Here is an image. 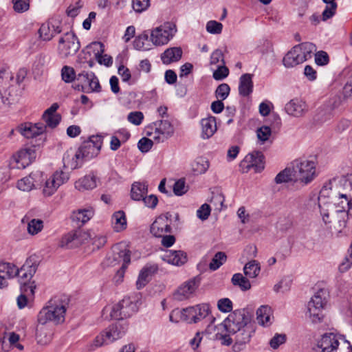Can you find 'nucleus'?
<instances>
[{
  "instance_id": "obj_48",
  "label": "nucleus",
  "mask_w": 352,
  "mask_h": 352,
  "mask_svg": "<svg viewBox=\"0 0 352 352\" xmlns=\"http://www.w3.org/2000/svg\"><path fill=\"white\" fill-rule=\"evenodd\" d=\"M227 259L226 254L223 252H218L212 258L209 264V267L211 270H216L220 267Z\"/></svg>"
},
{
  "instance_id": "obj_50",
  "label": "nucleus",
  "mask_w": 352,
  "mask_h": 352,
  "mask_svg": "<svg viewBox=\"0 0 352 352\" xmlns=\"http://www.w3.org/2000/svg\"><path fill=\"white\" fill-rule=\"evenodd\" d=\"M43 228V222L41 219H32L28 224V231L31 235L37 234Z\"/></svg>"
},
{
  "instance_id": "obj_55",
  "label": "nucleus",
  "mask_w": 352,
  "mask_h": 352,
  "mask_svg": "<svg viewBox=\"0 0 352 352\" xmlns=\"http://www.w3.org/2000/svg\"><path fill=\"white\" fill-rule=\"evenodd\" d=\"M217 307L221 312H230L232 310V302L228 298H221L217 302Z\"/></svg>"
},
{
  "instance_id": "obj_62",
  "label": "nucleus",
  "mask_w": 352,
  "mask_h": 352,
  "mask_svg": "<svg viewBox=\"0 0 352 352\" xmlns=\"http://www.w3.org/2000/svg\"><path fill=\"white\" fill-rule=\"evenodd\" d=\"M225 201L224 197L221 193L213 194L210 203L214 206L215 210H221Z\"/></svg>"
},
{
  "instance_id": "obj_15",
  "label": "nucleus",
  "mask_w": 352,
  "mask_h": 352,
  "mask_svg": "<svg viewBox=\"0 0 352 352\" xmlns=\"http://www.w3.org/2000/svg\"><path fill=\"white\" fill-rule=\"evenodd\" d=\"M111 262L112 265L122 263L120 269L118 271V274L123 276L125 270L131 262L130 251L122 244H118L113 248V254Z\"/></svg>"
},
{
  "instance_id": "obj_37",
  "label": "nucleus",
  "mask_w": 352,
  "mask_h": 352,
  "mask_svg": "<svg viewBox=\"0 0 352 352\" xmlns=\"http://www.w3.org/2000/svg\"><path fill=\"white\" fill-rule=\"evenodd\" d=\"M272 310L267 305L261 306L256 311V320L262 326L268 327L272 324Z\"/></svg>"
},
{
  "instance_id": "obj_59",
  "label": "nucleus",
  "mask_w": 352,
  "mask_h": 352,
  "mask_svg": "<svg viewBox=\"0 0 352 352\" xmlns=\"http://www.w3.org/2000/svg\"><path fill=\"white\" fill-rule=\"evenodd\" d=\"M173 192L177 196L183 195L187 192L184 179H180L175 182L173 185Z\"/></svg>"
},
{
  "instance_id": "obj_19",
  "label": "nucleus",
  "mask_w": 352,
  "mask_h": 352,
  "mask_svg": "<svg viewBox=\"0 0 352 352\" xmlns=\"http://www.w3.org/2000/svg\"><path fill=\"white\" fill-rule=\"evenodd\" d=\"M254 333L252 325L249 323L242 329L233 333L234 336V343L232 346V350L234 352H240L246 348L250 342L252 333Z\"/></svg>"
},
{
  "instance_id": "obj_47",
  "label": "nucleus",
  "mask_w": 352,
  "mask_h": 352,
  "mask_svg": "<svg viewBox=\"0 0 352 352\" xmlns=\"http://www.w3.org/2000/svg\"><path fill=\"white\" fill-rule=\"evenodd\" d=\"M231 280L234 285L239 286L243 291H247L251 287L250 281L240 273L234 274Z\"/></svg>"
},
{
  "instance_id": "obj_24",
  "label": "nucleus",
  "mask_w": 352,
  "mask_h": 352,
  "mask_svg": "<svg viewBox=\"0 0 352 352\" xmlns=\"http://www.w3.org/2000/svg\"><path fill=\"white\" fill-rule=\"evenodd\" d=\"M87 236V233L81 230L72 231L61 238L59 246L65 248L77 247L83 243Z\"/></svg>"
},
{
  "instance_id": "obj_26",
  "label": "nucleus",
  "mask_w": 352,
  "mask_h": 352,
  "mask_svg": "<svg viewBox=\"0 0 352 352\" xmlns=\"http://www.w3.org/2000/svg\"><path fill=\"white\" fill-rule=\"evenodd\" d=\"M46 126L43 124L25 122L19 125L17 131L26 138H33L44 133Z\"/></svg>"
},
{
  "instance_id": "obj_8",
  "label": "nucleus",
  "mask_w": 352,
  "mask_h": 352,
  "mask_svg": "<svg viewBox=\"0 0 352 352\" xmlns=\"http://www.w3.org/2000/svg\"><path fill=\"white\" fill-rule=\"evenodd\" d=\"M37 263L35 256L29 257L21 269H18L16 276L21 283L22 292H29L31 295L34 293L35 287L30 285V280L37 269Z\"/></svg>"
},
{
  "instance_id": "obj_46",
  "label": "nucleus",
  "mask_w": 352,
  "mask_h": 352,
  "mask_svg": "<svg viewBox=\"0 0 352 352\" xmlns=\"http://www.w3.org/2000/svg\"><path fill=\"white\" fill-rule=\"evenodd\" d=\"M260 270V265L255 260L248 262L243 267V272L245 276L252 278L256 277L258 275Z\"/></svg>"
},
{
  "instance_id": "obj_4",
  "label": "nucleus",
  "mask_w": 352,
  "mask_h": 352,
  "mask_svg": "<svg viewBox=\"0 0 352 352\" xmlns=\"http://www.w3.org/2000/svg\"><path fill=\"white\" fill-rule=\"evenodd\" d=\"M138 309V298L135 296L124 297L112 307L110 316L116 320H124L132 316Z\"/></svg>"
},
{
  "instance_id": "obj_30",
  "label": "nucleus",
  "mask_w": 352,
  "mask_h": 352,
  "mask_svg": "<svg viewBox=\"0 0 352 352\" xmlns=\"http://www.w3.org/2000/svg\"><path fill=\"white\" fill-rule=\"evenodd\" d=\"M59 106L57 103H54L50 108L46 109L43 115V119L46 125L50 128H55L60 122L61 117L56 111Z\"/></svg>"
},
{
  "instance_id": "obj_32",
  "label": "nucleus",
  "mask_w": 352,
  "mask_h": 352,
  "mask_svg": "<svg viewBox=\"0 0 352 352\" xmlns=\"http://www.w3.org/2000/svg\"><path fill=\"white\" fill-rule=\"evenodd\" d=\"M98 178L94 174L90 173L80 178L75 182V188L79 191L90 190L97 186Z\"/></svg>"
},
{
  "instance_id": "obj_13",
  "label": "nucleus",
  "mask_w": 352,
  "mask_h": 352,
  "mask_svg": "<svg viewBox=\"0 0 352 352\" xmlns=\"http://www.w3.org/2000/svg\"><path fill=\"white\" fill-rule=\"evenodd\" d=\"M201 283L199 276H195L182 283L173 294V298L182 301L190 298L199 287Z\"/></svg>"
},
{
  "instance_id": "obj_11",
  "label": "nucleus",
  "mask_w": 352,
  "mask_h": 352,
  "mask_svg": "<svg viewBox=\"0 0 352 352\" xmlns=\"http://www.w3.org/2000/svg\"><path fill=\"white\" fill-rule=\"evenodd\" d=\"M80 47V42L76 34L72 32H67L59 39L58 54L63 58H66L74 55Z\"/></svg>"
},
{
  "instance_id": "obj_56",
  "label": "nucleus",
  "mask_w": 352,
  "mask_h": 352,
  "mask_svg": "<svg viewBox=\"0 0 352 352\" xmlns=\"http://www.w3.org/2000/svg\"><path fill=\"white\" fill-rule=\"evenodd\" d=\"M217 69L213 72V78L215 80H223L229 74V69L225 65H219L216 67Z\"/></svg>"
},
{
  "instance_id": "obj_58",
  "label": "nucleus",
  "mask_w": 352,
  "mask_h": 352,
  "mask_svg": "<svg viewBox=\"0 0 352 352\" xmlns=\"http://www.w3.org/2000/svg\"><path fill=\"white\" fill-rule=\"evenodd\" d=\"M127 120L133 124L138 126L142 122L144 115L141 111L131 112L127 116Z\"/></svg>"
},
{
  "instance_id": "obj_20",
  "label": "nucleus",
  "mask_w": 352,
  "mask_h": 352,
  "mask_svg": "<svg viewBox=\"0 0 352 352\" xmlns=\"http://www.w3.org/2000/svg\"><path fill=\"white\" fill-rule=\"evenodd\" d=\"M254 333L252 325L249 323L242 329L233 333L234 336V343L232 346V350L234 352H240L246 348L250 342L252 333Z\"/></svg>"
},
{
  "instance_id": "obj_7",
  "label": "nucleus",
  "mask_w": 352,
  "mask_h": 352,
  "mask_svg": "<svg viewBox=\"0 0 352 352\" xmlns=\"http://www.w3.org/2000/svg\"><path fill=\"white\" fill-rule=\"evenodd\" d=\"M328 293L324 289H319L315 293L307 305L309 317L314 323L321 322L322 310L327 302Z\"/></svg>"
},
{
  "instance_id": "obj_54",
  "label": "nucleus",
  "mask_w": 352,
  "mask_h": 352,
  "mask_svg": "<svg viewBox=\"0 0 352 352\" xmlns=\"http://www.w3.org/2000/svg\"><path fill=\"white\" fill-rule=\"evenodd\" d=\"M287 340L285 334L276 333L270 340V345L273 349H277L281 344H283Z\"/></svg>"
},
{
  "instance_id": "obj_64",
  "label": "nucleus",
  "mask_w": 352,
  "mask_h": 352,
  "mask_svg": "<svg viewBox=\"0 0 352 352\" xmlns=\"http://www.w3.org/2000/svg\"><path fill=\"white\" fill-rule=\"evenodd\" d=\"M153 142L151 139L142 138L138 142V148L143 153L148 152L153 146Z\"/></svg>"
},
{
  "instance_id": "obj_3",
  "label": "nucleus",
  "mask_w": 352,
  "mask_h": 352,
  "mask_svg": "<svg viewBox=\"0 0 352 352\" xmlns=\"http://www.w3.org/2000/svg\"><path fill=\"white\" fill-rule=\"evenodd\" d=\"M293 171L296 179L308 184L317 176L316 164L313 160H296L293 162Z\"/></svg>"
},
{
  "instance_id": "obj_36",
  "label": "nucleus",
  "mask_w": 352,
  "mask_h": 352,
  "mask_svg": "<svg viewBox=\"0 0 352 352\" xmlns=\"http://www.w3.org/2000/svg\"><path fill=\"white\" fill-rule=\"evenodd\" d=\"M182 56V50L179 47H170L164 51L161 55V59L163 63L168 65L171 63L177 62L181 59Z\"/></svg>"
},
{
  "instance_id": "obj_28",
  "label": "nucleus",
  "mask_w": 352,
  "mask_h": 352,
  "mask_svg": "<svg viewBox=\"0 0 352 352\" xmlns=\"http://www.w3.org/2000/svg\"><path fill=\"white\" fill-rule=\"evenodd\" d=\"M163 261L169 264L180 266L187 261V256L181 250H167L162 256Z\"/></svg>"
},
{
  "instance_id": "obj_38",
  "label": "nucleus",
  "mask_w": 352,
  "mask_h": 352,
  "mask_svg": "<svg viewBox=\"0 0 352 352\" xmlns=\"http://www.w3.org/2000/svg\"><path fill=\"white\" fill-rule=\"evenodd\" d=\"M253 91L252 75L243 74L239 80V92L242 96H248Z\"/></svg>"
},
{
  "instance_id": "obj_31",
  "label": "nucleus",
  "mask_w": 352,
  "mask_h": 352,
  "mask_svg": "<svg viewBox=\"0 0 352 352\" xmlns=\"http://www.w3.org/2000/svg\"><path fill=\"white\" fill-rule=\"evenodd\" d=\"M201 126V138L208 139L211 138L217 130L216 118L208 116L200 121Z\"/></svg>"
},
{
  "instance_id": "obj_25",
  "label": "nucleus",
  "mask_w": 352,
  "mask_h": 352,
  "mask_svg": "<svg viewBox=\"0 0 352 352\" xmlns=\"http://www.w3.org/2000/svg\"><path fill=\"white\" fill-rule=\"evenodd\" d=\"M287 113L295 118H302L308 112L306 102L299 98L292 99L285 107Z\"/></svg>"
},
{
  "instance_id": "obj_42",
  "label": "nucleus",
  "mask_w": 352,
  "mask_h": 352,
  "mask_svg": "<svg viewBox=\"0 0 352 352\" xmlns=\"http://www.w3.org/2000/svg\"><path fill=\"white\" fill-rule=\"evenodd\" d=\"M148 192V186L145 183L135 182L131 190V197L135 201H141Z\"/></svg>"
},
{
  "instance_id": "obj_41",
  "label": "nucleus",
  "mask_w": 352,
  "mask_h": 352,
  "mask_svg": "<svg viewBox=\"0 0 352 352\" xmlns=\"http://www.w3.org/2000/svg\"><path fill=\"white\" fill-rule=\"evenodd\" d=\"M60 31L58 27L55 28L54 25H51L50 23L47 22L41 25L38 33L40 37L43 41H50L55 34L60 33Z\"/></svg>"
},
{
  "instance_id": "obj_5",
  "label": "nucleus",
  "mask_w": 352,
  "mask_h": 352,
  "mask_svg": "<svg viewBox=\"0 0 352 352\" xmlns=\"http://www.w3.org/2000/svg\"><path fill=\"white\" fill-rule=\"evenodd\" d=\"M175 133L172 123L167 120H160L153 122L147 127L146 135L157 143L164 142Z\"/></svg>"
},
{
  "instance_id": "obj_18",
  "label": "nucleus",
  "mask_w": 352,
  "mask_h": 352,
  "mask_svg": "<svg viewBox=\"0 0 352 352\" xmlns=\"http://www.w3.org/2000/svg\"><path fill=\"white\" fill-rule=\"evenodd\" d=\"M68 179L67 175L63 171H56L45 181L43 193L47 197L52 195Z\"/></svg>"
},
{
  "instance_id": "obj_44",
  "label": "nucleus",
  "mask_w": 352,
  "mask_h": 352,
  "mask_svg": "<svg viewBox=\"0 0 352 352\" xmlns=\"http://www.w3.org/2000/svg\"><path fill=\"white\" fill-rule=\"evenodd\" d=\"M335 182L334 181H329L327 183H325L322 186V189L320 191L319 197H318V204H325L327 203L325 201V199L327 197L330 198L332 200V195H337L335 191L332 190L333 184Z\"/></svg>"
},
{
  "instance_id": "obj_45",
  "label": "nucleus",
  "mask_w": 352,
  "mask_h": 352,
  "mask_svg": "<svg viewBox=\"0 0 352 352\" xmlns=\"http://www.w3.org/2000/svg\"><path fill=\"white\" fill-rule=\"evenodd\" d=\"M325 3V8L322 12V21H327L331 19L336 13L338 5L336 0H322Z\"/></svg>"
},
{
  "instance_id": "obj_52",
  "label": "nucleus",
  "mask_w": 352,
  "mask_h": 352,
  "mask_svg": "<svg viewBox=\"0 0 352 352\" xmlns=\"http://www.w3.org/2000/svg\"><path fill=\"white\" fill-rule=\"evenodd\" d=\"M210 64L211 66L217 67L219 65H225L223 54L221 50H214L210 56Z\"/></svg>"
},
{
  "instance_id": "obj_40",
  "label": "nucleus",
  "mask_w": 352,
  "mask_h": 352,
  "mask_svg": "<svg viewBox=\"0 0 352 352\" xmlns=\"http://www.w3.org/2000/svg\"><path fill=\"white\" fill-rule=\"evenodd\" d=\"M111 224L116 232L125 230L127 226L125 213L121 210L115 212L111 217Z\"/></svg>"
},
{
  "instance_id": "obj_23",
  "label": "nucleus",
  "mask_w": 352,
  "mask_h": 352,
  "mask_svg": "<svg viewBox=\"0 0 352 352\" xmlns=\"http://www.w3.org/2000/svg\"><path fill=\"white\" fill-rule=\"evenodd\" d=\"M44 180L43 173L41 171L31 173L17 182V187L23 191H30L34 188L41 186Z\"/></svg>"
},
{
  "instance_id": "obj_12",
  "label": "nucleus",
  "mask_w": 352,
  "mask_h": 352,
  "mask_svg": "<svg viewBox=\"0 0 352 352\" xmlns=\"http://www.w3.org/2000/svg\"><path fill=\"white\" fill-rule=\"evenodd\" d=\"M36 157V149L34 146L24 148L13 155L11 165L14 168L23 169L31 164Z\"/></svg>"
},
{
  "instance_id": "obj_57",
  "label": "nucleus",
  "mask_w": 352,
  "mask_h": 352,
  "mask_svg": "<svg viewBox=\"0 0 352 352\" xmlns=\"http://www.w3.org/2000/svg\"><path fill=\"white\" fill-rule=\"evenodd\" d=\"M230 88L226 83H222L216 89V96L221 100H225L229 95Z\"/></svg>"
},
{
  "instance_id": "obj_43",
  "label": "nucleus",
  "mask_w": 352,
  "mask_h": 352,
  "mask_svg": "<svg viewBox=\"0 0 352 352\" xmlns=\"http://www.w3.org/2000/svg\"><path fill=\"white\" fill-rule=\"evenodd\" d=\"M18 272V268L16 265L10 263H0V275L6 280L8 278L15 277Z\"/></svg>"
},
{
  "instance_id": "obj_29",
  "label": "nucleus",
  "mask_w": 352,
  "mask_h": 352,
  "mask_svg": "<svg viewBox=\"0 0 352 352\" xmlns=\"http://www.w3.org/2000/svg\"><path fill=\"white\" fill-rule=\"evenodd\" d=\"M126 329L127 328L125 324L117 322L110 325L104 331L106 333L107 340H109V342L111 343L124 336Z\"/></svg>"
},
{
  "instance_id": "obj_27",
  "label": "nucleus",
  "mask_w": 352,
  "mask_h": 352,
  "mask_svg": "<svg viewBox=\"0 0 352 352\" xmlns=\"http://www.w3.org/2000/svg\"><path fill=\"white\" fill-rule=\"evenodd\" d=\"M64 166L72 170L79 168L83 163L77 150L69 148L63 155Z\"/></svg>"
},
{
  "instance_id": "obj_16",
  "label": "nucleus",
  "mask_w": 352,
  "mask_h": 352,
  "mask_svg": "<svg viewBox=\"0 0 352 352\" xmlns=\"http://www.w3.org/2000/svg\"><path fill=\"white\" fill-rule=\"evenodd\" d=\"M243 172L254 168L255 172H261L265 168V157L261 151H254L247 155L240 163Z\"/></svg>"
},
{
  "instance_id": "obj_2",
  "label": "nucleus",
  "mask_w": 352,
  "mask_h": 352,
  "mask_svg": "<svg viewBox=\"0 0 352 352\" xmlns=\"http://www.w3.org/2000/svg\"><path fill=\"white\" fill-rule=\"evenodd\" d=\"M316 50V45L312 43L296 45L285 54L283 63L287 68L294 67L310 58Z\"/></svg>"
},
{
  "instance_id": "obj_49",
  "label": "nucleus",
  "mask_w": 352,
  "mask_h": 352,
  "mask_svg": "<svg viewBox=\"0 0 352 352\" xmlns=\"http://www.w3.org/2000/svg\"><path fill=\"white\" fill-rule=\"evenodd\" d=\"M320 214L322 217L323 221L327 224L331 222L330 214L334 210L333 206L331 203H325V204H319Z\"/></svg>"
},
{
  "instance_id": "obj_34",
  "label": "nucleus",
  "mask_w": 352,
  "mask_h": 352,
  "mask_svg": "<svg viewBox=\"0 0 352 352\" xmlns=\"http://www.w3.org/2000/svg\"><path fill=\"white\" fill-rule=\"evenodd\" d=\"M94 65V60H82L81 58H79L78 65L76 66V68L80 69L81 72L77 75L76 79L82 82L87 83L90 78L94 77V72H86L85 69L87 67H92Z\"/></svg>"
},
{
  "instance_id": "obj_6",
  "label": "nucleus",
  "mask_w": 352,
  "mask_h": 352,
  "mask_svg": "<svg viewBox=\"0 0 352 352\" xmlns=\"http://www.w3.org/2000/svg\"><path fill=\"white\" fill-rule=\"evenodd\" d=\"M177 26L172 22H164L150 30L151 41L155 46L168 43L177 32Z\"/></svg>"
},
{
  "instance_id": "obj_60",
  "label": "nucleus",
  "mask_w": 352,
  "mask_h": 352,
  "mask_svg": "<svg viewBox=\"0 0 352 352\" xmlns=\"http://www.w3.org/2000/svg\"><path fill=\"white\" fill-rule=\"evenodd\" d=\"M223 25L216 21H210L206 24V30L211 34H219L221 32Z\"/></svg>"
},
{
  "instance_id": "obj_35",
  "label": "nucleus",
  "mask_w": 352,
  "mask_h": 352,
  "mask_svg": "<svg viewBox=\"0 0 352 352\" xmlns=\"http://www.w3.org/2000/svg\"><path fill=\"white\" fill-rule=\"evenodd\" d=\"M157 265H146L141 271L136 281L138 289L143 288L150 280L152 274L157 271Z\"/></svg>"
},
{
  "instance_id": "obj_51",
  "label": "nucleus",
  "mask_w": 352,
  "mask_h": 352,
  "mask_svg": "<svg viewBox=\"0 0 352 352\" xmlns=\"http://www.w3.org/2000/svg\"><path fill=\"white\" fill-rule=\"evenodd\" d=\"M62 79L67 83L73 82L77 77L73 67L69 66H64L61 69Z\"/></svg>"
},
{
  "instance_id": "obj_14",
  "label": "nucleus",
  "mask_w": 352,
  "mask_h": 352,
  "mask_svg": "<svg viewBox=\"0 0 352 352\" xmlns=\"http://www.w3.org/2000/svg\"><path fill=\"white\" fill-rule=\"evenodd\" d=\"M101 146L102 140L100 138L93 136L88 142L80 146L77 151L84 162L96 157L99 154Z\"/></svg>"
},
{
  "instance_id": "obj_33",
  "label": "nucleus",
  "mask_w": 352,
  "mask_h": 352,
  "mask_svg": "<svg viewBox=\"0 0 352 352\" xmlns=\"http://www.w3.org/2000/svg\"><path fill=\"white\" fill-rule=\"evenodd\" d=\"M95 210L91 206L78 209L72 212V219L74 221L85 224L87 223L94 215Z\"/></svg>"
},
{
  "instance_id": "obj_39",
  "label": "nucleus",
  "mask_w": 352,
  "mask_h": 352,
  "mask_svg": "<svg viewBox=\"0 0 352 352\" xmlns=\"http://www.w3.org/2000/svg\"><path fill=\"white\" fill-rule=\"evenodd\" d=\"M150 42V31H144L135 38L133 46L136 50L146 51L151 49Z\"/></svg>"
},
{
  "instance_id": "obj_17",
  "label": "nucleus",
  "mask_w": 352,
  "mask_h": 352,
  "mask_svg": "<svg viewBox=\"0 0 352 352\" xmlns=\"http://www.w3.org/2000/svg\"><path fill=\"white\" fill-rule=\"evenodd\" d=\"M349 190L339 192L337 195H332V205L336 208V212L349 210L352 208V182L347 184Z\"/></svg>"
},
{
  "instance_id": "obj_9",
  "label": "nucleus",
  "mask_w": 352,
  "mask_h": 352,
  "mask_svg": "<svg viewBox=\"0 0 352 352\" xmlns=\"http://www.w3.org/2000/svg\"><path fill=\"white\" fill-rule=\"evenodd\" d=\"M250 318L244 309H237L228 315L222 326L229 334H232L250 323Z\"/></svg>"
},
{
  "instance_id": "obj_22",
  "label": "nucleus",
  "mask_w": 352,
  "mask_h": 352,
  "mask_svg": "<svg viewBox=\"0 0 352 352\" xmlns=\"http://www.w3.org/2000/svg\"><path fill=\"white\" fill-rule=\"evenodd\" d=\"M209 314V305L207 304L197 305L184 309L186 322L197 323L205 318Z\"/></svg>"
},
{
  "instance_id": "obj_21",
  "label": "nucleus",
  "mask_w": 352,
  "mask_h": 352,
  "mask_svg": "<svg viewBox=\"0 0 352 352\" xmlns=\"http://www.w3.org/2000/svg\"><path fill=\"white\" fill-rule=\"evenodd\" d=\"M170 225L171 219L168 217L167 214H161L151 224V233L155 237H161L171 232Z\"/></svg>"
},
{
  "instance_id": "obj_61",
  "label": "nucleus",
  "mask_w": 352,
  "mask_h": 352,
  "mask_svg": "<svg viewBox=\"0 0 352 352\" xmlns=\"http://www.w3.org/2000/svg\"><path fill=\"white\" fill-rule=\"evenodd\" d=\"M272 133L270 127L263 126L257 130V137L262 142H265L267 141Z\"/></svg>"
},
{
  "instance_id": "obj_53",
  "label": "nucleus",
  "mask_w": 352,
  "mask_h": 352,
  "mask_svg": "<svg viewBox=\"0 0 352 352\" xmlns=\"http://www.w3.org/2000/svg\"><path fill=\"white\" fill-rule=\"evenodd\" d=\"M13 9L16 12L23 13L30 8V0H12Z\"/></svg>"
},
{
  "instance_id": "obj_1",
  "label": "nucleus",
  "mask_w": 352,
  "mask_h": 352,
  "mask_svg": "<svg viewBox=\"0 0 352 352\" xmlns=\"http://www.w3.org/2000/svg\"><path fill=\"white\" fill-rule=\"evenodd\" d=\"M67 302L62 298L55 297L51 299L47 306L43 307L38 315L40 324L52 322L54 324H61L65 321Z\"/></svg>"
},
{
  "instance_id": "obj_10",
  "label": "nucleus",
  "mask_w": 352,
  "mask_h": 352,
  "mask_svg": "<svg viewBox=\"0 0 352 352\" xmlns=\"http://www.w3.org/2000/svg\"><path fill=\"white\" fill-rule=\"evenodd\" d=\"M346 342L341 335L326 333L317 342V352H339L340 344H346Z\"/></svg>"
},
{
  "instance_id": "obj_63",
  "label": "nucleus",
  "mask_w": 352,
  "mask_h": 352,
  "mask_svg": "<svg viewBox=\"0 0 352 352\" xmlns=\"http://www.w3.org/2000/svg\"><path fill=\"white\" fill-rule=\"evenodd\" d=\"M292 179V174L289 169L285 168L280 172L275 177V182L277 184L287 182Z\"/></svg>"
}]
</instances>
